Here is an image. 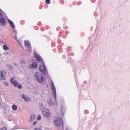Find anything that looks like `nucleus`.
Masks as SVG:
<instances>
[{
    "label": "nucleus",
    "mask_w": 130,
    "mask_h": 130,
    "mask_svg": "<svg viewBox=\"0 0 130 130\" xmlns=\"http://www.w3.org/2000/svg\"><path fill=\"white\" fill-rule=\"evenodd\" d=\"M35 55L37 60L41 63V64H40V71L43 74L45 75H48L47 71L41 57L39 55L37 54H35Z\"/></svg>",
    "instance_id": "f257e3e1"
},
{
    "label": "nucleus",
    "mask_w": 130,
    "mask_h": 130,
    "mask_svg": "<svg viewBox=\"0 0 130 130\" xmlns=\"http://www.w3.org/2000/svg\"><path fill=\"white\" fill-rule=\"evenodd\" d=\"M35 77L36 80L39 83H41L43 81V77L41 73L39 72H36L35 74Z\"/></svg>",
    "instance_id": "f03ea898"
},
{
    "label": "nucleus",
    "mask_w": 130,
    "mask_h": 130,
    "mask_svg": "<svg viewBox=\"0 0 130 130\" xmlns=\"http://www.w3.org/2000/svg\"><path fill=\"white\" fill-rule=\"evenodd\" d=\"M42 112L43 116L47 118H49L50 116L49 110L47 108H43L41 109Z\"/></svg>",
    "instance_id": "7ed1b4c3"
},
{
    "label": "nucleus",
    "mask_w": 130,
    "mask_h": 130,
    "mask_svg": "<svg viewBox=\"0 0 130 130\" xmlns=\"http://www.w3.org/2000/svg\"><path fill=\"white\" fill-rule=\"evenodd\" d=\"M62 123L61 118H57L54 122V124L57 126H59L61 125V123Z\"/></svg>",
    "instance_id": "20e7f679"
},
{
    "label": "nucleus",
    "mask_w": 130,
    "mask_h": 130,
    "mask_svg": "<svg viewBox=\"0 0 130 130\" xmlns=\"http://www.w3.org/2000/svg\"><path fill=\"white\" fill-rule=\"evenodd\" d=\"M51 87L53 93L54 94V96L55 98L56 99V90L54 84L53 82H52Z\"/></svg>",
    "instance_id": "39448f33"
},
{
    "label": "nucleus",
    "mask_w": 130,
    "mask_h": 130,
    "mask_svg": "<svg viewBox=\"0 0 130 130\" xmlns=\"http://www.w3.org/2000/svg\"><path fill=\"white\" fill-rule=\"evenodd\" d=\"M10 81L15 87H17L18 84V82L16 80L14 79V78L12 77L10 79Z\"/></svg>",
    "instance_id": "423d86ee"
},
{
    "label": "nucleus",
    "mask_w": 130,
    "mask_h": 130,
    "mask_svg": "<svg viewBox=\"0 0 130 130\" xmlns=\"http://www.w3.org/2000/svg\"><path fill=\"white\" fill-rule=\"evenodd\" d=\"M24 44L26 46L29 50H31V47L30 44L29 43L28 41V40H26L24 41Z\"/></svg>",
    "instance_id": "0eeeda50"
},
{
    "label": "nucleus",
    "mask_w": 130,
    "mask_h": 130,
    "mask_svg": "<svg viewBox=\"0 0 130 130\" xmlns=\"http://www.w3.org/2000/svg\"><path fill=\"white\" fill-rule=\"evenodd\" d=\"M22 97L23 99L26 102H28L30 101V99L28 96L25 94L22 95Z\"/></svg>",
    "instance_id": "6e6552de"
},
{
    "label": "nucleus",
    "mask_w": 130,
    "mask_h": 130,
    "mask_svg": "<svg viewBox=\"0 0 130 130\" xmlns=\"http://www.w3.org/2000/svg\"><path fill=\"white\" fill-rule=\"evenodd\" d=\"M5 20L4 18H1L0 19V24L2 26H4L6 24L5 23Z\"/></svg>",
    "instance_id": "1a4fd4ad"
},
{
    "label": "nucleus",
    "mask_w": 130,
    "mask_h": 130,
    "mask_svg": "<svg viewBox=\"0 0 130 130\" xmlns=\"http://www.w3.org/2000/svg\"><path fill=\"white\" fill-rule=\"evenodd\" d=\"M37 67V64L36 62H33L32 64H30L29 67L31 68H35Z\"/></svg>",
    "instance_id": "9d476101"
},
{
    "label": "nucleus",
    "mask_w": 130,
    "mask_h": 130,
    "mask_svg": "<svg viewBox=\"0 0 130 130\" xmlns=\"http://www.w3.org/2000/svg\"><path fill=\"white\" fill-rule=\"evenodd\" d=\"M8 22L11 25V26L14 29L15 28V26L13 22L9 19L8 20Z\"/></svg>",
    "instance_id": "9b49d317"
},
{
    "label": "nucleus",
    "mask_w": 130,
    "mask_h": 130,
    "mask_svg": "<svg viewBox=\"0 0 130 130\" xmlns=\"http://www.w3.org/2000/svg\"><path fill=\"white\" fill-rule=\"evenodd\" d=\"M3 48L5 50H7L9 49V48L6 44H5L3 46Z\"/></svg>",
    "instance_id": "f8f14e48"
},
{
    "label": "nucleus",
    "mask_w": 130,
    "mask_h": 130,
    "mask_svg": "<svg viewBox=\"0 0 130 130\" xmlns=\"http://www.w3.org/2000/svg\"><path fill=\"white\" fill-rule=\"evenodd\" d=\"M35 117V115L34 114H32L30 116V122L31 121L33 120Z\"/></svg>",
    "instance_id": "ddd939ff"
},
{
    "label": "nucleus",
    "mask_w": 130,
    "mask_h": 130,
    "mask_svg": "<svg viewBox=\"0 0 130 130\" xmlns=\"http://www.w3.org/2000/svg\"><path fill=\"white\" fill-rule=\"evenodd\" d=\"M12 108L13 110L15 111L17 110V107L16 105L15 104H13L12 106Z\"/></svg>",
    "instance_id": "4468645a"
},
{
    "label": "nucleus",
    "mask_w": 130,
    "mask_h": 130,
    "mask_svg": "<svg viewBox=\"0 0 130 130\" xmlns=\"http://www.w3.org/2000/svg\"><path fill=\"white\" fill-rule=\"evenodd\" d=\"M48 103L50 104V106H52L54 104V103L51 99L49 100L48 101Z\"/></svg>",
    "instance_id": "2eb2a0df"
},
{
    "label": "nucleus",
    "mask_w": 130,
    "mask_h": 130,
    "mask_svg": "<svg viewBox=\"0 0 130 130\" xmlns=\"http://www.w3.org/2000/svg\"><path fill=\"white\" fill-rule=\"evenodd\" d=\"M6 74V72L5 70H2L1 72V74L2 76H4Z\"/></svg>",
    "instance_id": "dca6fc26"
},
{
    "label": "nucleus",
    "mask_w": 130,
    "mask_h": 130,
    "mask_svg": "<svg viewBox=\"0 0 130 130\" xmlns=\"http://www.w3.org/2000/svg\"><path fill=\"white\" fill-rule=\"evenodd\" d=\"M5 77L4 76H2L0 74V80H5Z\"/></svg>",
    "instance_id": "f3484780"
},
{
    "label": "nucleus",
    "mask_w": 130,
    "mask_h": 130,
    "mask_svg": "<svg viewBox=\"0 0 130 130\" xmlns=\"http://www.w3.org/2000/svg\"><path fill=\"white\" fill-rule=\"evenodd\" d=\"M4 54L6 55H10L9 53L7 51L5 52L4 53Z\"/></svg>",
    "instance_id": "a211bd4d"
},
{
    "label": "nucleus",
    "mask_w": 130,
    "mask_h": 130,
    "mask_svg": "<svg viewBox=\"0 0 130 130\" xmlns=\"http://www.w3.org/2000/svg\"><path fill=\"white\" fill-rule=\"evenodd\" d=\"M0 130H7L6 127H4L1 129Z\"/></svg>",
    "instance_id": "6ab92c4d"
},
{
    "label": "nucleus",
    "mask_w": 130,
    "mask_h": 130,
    "mask_svg": "<svg viewBox=\"0 0 130 130\" xmlns=\"http://www.w3.org/2000/svg\"><path fill=\"white\" fill-rule=\"evenodd\" d=\"M50 0H46V3L48 4H49L50 3Z\"/></svg>",
    "instance_id": "aec40b11"
},
{
    "label": "nucleus",
    "mask_w": 130,
    "mask_h": 130,
    "mask_svg": "<svg viewBox=\"0 0 130 130\" xmlns=\"http://www.w3.org/2000/svg\"><path fill=\"white\" fill-rule=\"evenodd\" d=\"M4 84L5 85H6V86H8V82H6V81H4Z\"/></svg>",
    "instance_id": "412c9836"
},
{
    "label": "nucleus",
    "mask_w": 130,
    "mask_h": 130,
    "mask_svg": "<svg viewBox=\"0 0 130 130\" xmlns=\"http://www.w3.org/2000/svg\"><path fill=\"white\" fill-rule=\"evenodd\" d=\"M64 110H63L62 109H61V112L63 114H64Z\"/></svg>",
    "instance_id": "4be33fe9"
},
{
    "label": "nucleus",
    "mask_w": 130,
    "mask_h": 130,
    "mask_svg": "<svg viewBox=\"0 0 130 130\" xmlns=\"http://www.w3.org/2000/svg\"><path fill=\"white\" fill-rule=\"evenodd\" d=\"M25 61L24 60H23L21 61V63L22 64H24L25 63Z\"/></svg>",
    "instance_id": "5701e85b"
},
{
    "label": "nucleus",
    "mask_w": 130,
    "mask_h": 130,
    "mask_svg": "<svg viewBox=\"0 0 130 130\" xmlns=\"http://www.w3.org/2000/svg\"><path fill=\"white\" fill-rule=\"evenodd\" d=\"M18 88L19 89H21V88L22 87V85L21 84H20L18 86Z\"/></svg>",
    "instance_id": "b1692460"
},
{
    "label": "nucleus",
    "mask_w": 130,
    "mask_h": 130,
    "mask_svg": "<svg viewBox=\"0 0 130 130\" xmlns=\"http://www.w3.org/2000/svg\"><path fill=\"white\" fill-rule=\"evenodd\" d=\"M38 119L39 120H40L41 118V116L40 115L38 116Z\"/></svg>",
    "instance_id": "393cba45"
},
{
    "label": "nucleus",
    "mask_w": 130,
    "mask_h": 130,
    "mask_svg": "<svg viewBox=\"0 0 130 130\" xmlns=\"http://www.w3.org/2000/svg\"><path fill=\"white\" fill-rule=\"evenodd\" d=\"M35 130H41V129L39 128H36L35 129Z\"/></svg>",
    "instance_id": "a878e982"
},
{
    "label": "nucleus",
    "mask_w": 130,
    "mask_h": 130,
    "mask_svg": "<svg viewBox=\"0 0 130 130\" xmlns=\"http://www.w3.org/2000/svg\"><path fill=\"white\" fill-rule=\"evenodd\" d=\"M3 17V15L0 12V19L2 18Z\"/></svg>",
    "instance_id": "bb28decb"
},
{
    "label": "nucleus",
    "mask_w": 130,
    "mask_h": 130,
    "mask_svg": "<svg viewBox=\"0 0 130 130\" xmlns=\"http://www.w3.org/2000/svg\"><path fill=\"white\" fill-rule=\"evenodd\" d=\"M14 39L17 40V37L16 36H14Z\"/></svg>",
    "instance_id": "cd10ccee"
},
{
    "label": "nucleus",
    "mask_w": 130,
    "mask_h": 130,
    "mask_svg": "<svg viewBox=\"0 0 130 130\" xmlns=\"http://www.w3.org/2000/svg\"><path fill=\"white\" fill-rule=\"evenodd\" d=\"M37 123V122H34L33 124L34 125H35Z\"/></svg>",
    "instance_id": "c85d7f7f"
},
{
    "label": "nucleus",
    "mask_w": 130,
    "mask_h": 130,
    "mask_svg": "<svg viewBox=\"0 0 130 130\" xmlns=\"http://www.w3.org/2000/svg\"><path fill=\"white\" fill-rule=\"evenodd\" d=\"M66 130H68V129H66Z\"/></svg>",
    "instance_id": "c756f323"
},
{
    "label": "nucleus",
    "mask_w": 130,
    "mask_h": 130,
    "mask_svg": "<svg viewBox=\"0 0 130 130\" xmlns=\"http://www.w3.org/2000/svg\"><path fill=\"white\" fill-rule=\"evenodd\" d=\"M15 31L16 32H17L16 31Z\"/></svg>",
    "instance_id": "7c9ffc66"
}]
</instances>
